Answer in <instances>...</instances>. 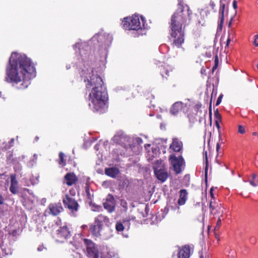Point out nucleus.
<instances>
[{
	"label": "nucleus",
	"mask_w": 258,
	"mask_h": 258,
	"mask_svg": "<svg viewBox=\"0 0 258 258\" xmlns=\"http://www.w3.org/2000/svg\"><path fill=\"white\" fill-rule=\"evenodd\" d=\"M6 80L18 89L27 88L35 76V68L25 54L13 52L6 70Z\"/></svg>",
	"instance_id": "nucleus-1"
},
{
	"label": "nucleus",
	"mask_w": 258,
	"mask_h": 258,
	"mask_svg": "<svg viewBox=\"0 0 258 258\" xmlns=\"http://www.w3.org/2000/svg\"><path fill=\"white\" fill-rule=\"evenodd\" d=\"M87 89H91L89 95L91 103L89 106L94 112L103 113L105 111L106 102L107 100V93L106 88L103 87V82L97 74H95L93 70L89 73L88 76L84 77Z\"/></svg>",
	"instance_id": "nucleus-2"
},
{
	"label": "nucleus",
	"mask_w": 258,
	"mask_h": 258,
	"mask_svg": "<svg viewBox=\"0 0 258 258\" xmlns=\"http://www.w3.org/2000/svg\"><path fill=\"white\" fill-rule=\"evenodd\" d=\"M192 12L187 5L180 6L171 17L170 34L173 44L180 47L184 41V28L189 23Z\"/></svg>",
	"instance_id": "nucleus-3"
},
{
	"label": "nucleus",
	"mask_w": 258,
	"mask_h": 258,
	"mask_svg": "<svg viewBox=\"0 0 258 258\" xmlns=\"http://www.w3.org/2000/svg\"><path fill=\"white\" fill-rule=\"evenodd\" d=\"M103 223L106 225L108 224L109 219L105 215L100 214L95 218L94 224L90 226L89 230L92 235L98 236L100 235Z\"/></svg>",
	"instance_id": "nucleus-4"
},
{
	"label": "nucleus",
	"mask_w": 258,
	"mask_h": 258,
	"mask_svg": "<svg viewBox=\"0 0 258 258\" xmlns=\"http://www.w3.org/2000/svg\"><path fill=\"white\" fill-rule=\"evenodd\" d=\"M168 161L176 174H180L185 166V161L182 155L176 156L175 153L170 154Z\"/></svg>",
	"instance_id": "nucleus-5"
},
{
	"label": "nucleus",
	"mask_w": 258,
	"mask_h": 258,
	"mask_svg": "<svg viewBox=\"0 0 258 258\" xmlns=\"http://www.w3.org/2000/svg\"><path fill=\"white\" fill-rule=\"evenodd\" d=\"M122 25L124 29L128 30H138L142 28L139 17L137 15L124 18Z\"/></svg>",
	"instance_id": "nucleus-6"
},
{
	"label": "nucleus",
	"mask_w": 258,
	"mask_h": 258,
	"mask_svg": "<svg viewBox=\"0 0 258 258\" xmlns=\"http://www.w3.org/2000/svg\"><path fill=\"white\" fill-rule=\"evenodd\" d=\"M83 242L86 248L87 255L90 258H99V249L96 244L87 238H84Z\"/></svg>",
	"instance_id": "nucleus-7"
},
{
	"label": "nucleus",
	"mask_w": 258,
	"mask_h": 258,
	"mask_svg": "<svg viewBox=\"0 0 258 258\" xmlns=\"http://www.w3.org/2000/svg\"><path fill=\"white\" fill-rule=\"evenodd\" d=\"M62 203L64 207L68 209L71 212L74 213L78 211L79 205L78 202L70 195L66 194L62 199Z\"/></svg>",
	"instance_id": "nucleus-8"
},
{
	"label": "nucleus",
	"mask_w": 258,
	"mask_h": 258,
	"mask_svg": "<svg viewBox=\"0 0 258 258\" xmlns=\"http://www.w3.org/2000/svg\"><path fill=\"white\" fill-rule=\"evenodd\" d=\"M72 236L71 232L66 226L60 227L56 231L55 234L56 240L59 242H63Z\"/></svg>",
	"instance_id": "nucleus-9"
},
{
	"label": "nucleus",
	"mask_w": 258,
	"mask_h": 258,
	"mask_svg": "<svg viewBox=\"0 0 258 258\" xmlns=\"http://www.w3.org/2000/svg\"><path fill=\"white\" fill-rule=\"evenodd\" d=\"M209 208L210 209V213L216 215L217 214H220L221 216H222L223 210L221 203H219L216 200L213 201L210 200L209 203Z\"/></svg>",
	"instance_id": "nucleus-10"
},
{
	"label": "nucleus",
	"mask_w": 258,
	"mask_h": 258,
	"mask_svg": "<svg viewBox=\"0 0 258 258\" xmlns=\"http://www.w3.org/2000/svg\"><path fill=\"white\" fill-rule=\"evenodd\" d=\"M47 210L48 213L52 216H56L58 215L63 211V208L60 202L51 203L49 205Z\"/></svg>",
	"instance_id": "nucleus-11"
},
{
	"label": "nucleus",
	"mask_w": 258,
	"mask_h": 258,
	"mask_svg": "<svg viewBox=\"0 0 258 258\" xmlns=\"http://www.w3.org/2000/svg\"><path fill=\"white\" fill-rule=\"evenodd\" d=\"M104 208L109 213H112L115 210V201L114 197L109 194L104 202L103 203Z\"/></svg>",
	"instance_id": "nucleus-12"
},
{
	"label": "nucleus",
	"mask_w": 258,
	"mask_h": 258,
	"mask_svg": "<svg viewBox=\"0 0 258 258\" xmlns=\"http://www.w3.org/2000/svg\"><path fill=\"white\" fill-rule=\"evenodd\" d=\"M182 150V143L178 139L175 138L173 139L172 143L169 146V153H174V152H180Z\"/></svg>",
	"instance_id": "nucleus-13"
},
{
	"label": "nucleus",
	"mask_w": 258,
	"mask_h": 258,
	"mask_svg": "<svg viewBox=\"0 0 258 258\" xmlns=\"http://www.w3.org/2000/svg\"><path fill=\"white\" fill-rule=\"evenodd\" d=\"M193 247L185 245L179 249L178 258H189L192 251Z\"/></svg>",
	"instance_id": "nucleus-14"
},
{
	"label": "nucleus",
	"mask_w": 258,
	"mask_h": 258,
	"mask_svg": "<svg viewBox=\"0 0 258 258\" xmlns=\"http://www.w3.org/2000/svg\"><path fill=\"white\" fill-rule=\"evenodd\" d=\"M64 180L67 185L72 186L77 182L78 178L74 172H69L64 175Z\"/></svg>",
	"instance_id": "nucleus-15"
},
{
	"label": "nucleus",
	"mask_w": 258,
	"mask_h": 258,
	"mask_svg": "<svg viewBox=\"0 0 258 258\" xmlns=\"http://www.w3.org/2000/svg\"><path fill=\"white\" fill-rule=\"evenodd\" d=\"M11 185L10 187V191L14 195H16L18 192V181L16 178V175L12 174L10 175Z\"/></svg>",
	"instance_id": "nucleus-16"
},
{
	"label": "nucleus",
	"mask_w": 258,
	"mask_h": 258,
	"mask_svg": "<svg viewBox=\"0 0 258 258\" xmlns=\"http://www.w3.org/2000/svg\"><path fill=\"white\" fill-rule=\"evenodd\" d=\"M153 169L155 176L161 181V160H157L153 164Z\"/></svg>",
	"instance_id": "nucleus-17"
},
{
	"label": "nucleus",
	"mask_w": 258,
	"mask_h": 258,
	"mask_svg": "<svg viewBox=\"0 0 258 258\" xmlns=\"http://www.w3.org/2000/svg\"><path fill=\"white\" fill-rule=\"evenodd\" d=\"M14 139L12 138L8 142L2 141L0 140V150L3 151H7L13 146Z\"/></svg>",
	"instance_id": "nucleus-18"
},
{
	"label": "nucleus",
	"mask_w": 258,
	"mask_h": 258,
	"mask_svg": "<svg viewBox=\"0 0 258 258\" xmlns=\"http://www.w3.org/2000/svg\"><path fill=\"white\" fill-rule=\"evenodd\" d=\"M183 103L182 102L178 101L174 103L170 109V112L173 115H176L183 107Z\"/></svg>",
	"instance_id": "nucleus-19"
},
{
	"label": "nucleus",
	"mask_w": 258,
	"mask_h": 258,
	"mask_svg": "<svg viewBox=\"0 0 258 258\" xmlns=\"http://www.w3.org/2000/svg\"><path fill=\"white\" fill-rule=\"evenodd\" d=\"M188 193L186 189H181L179 191V198L178 200V204L179 205H184L187 199Z\"/></svg>",
	"instance_id": "nucleus-20"
},
{
	"label": "nucleus",
	"mask_w": 258,
	"mask_h": 258,
	"mask_svg": "<svg viewBox=\"0 0 258 258\" xmlns=\"http://www.w3.org/2000/svg\"><path fill=\"white\" fill-rule=\"evenodd\" d=\"M126 137L122 134L115 135L114 137V140L115 142L118 144L121 145L122 146H125L124 142L126 140Z\"/></svg>",
	"instance_id": "nucleus-21"
},
{
	"label": "nucleus",
	"mask_w": 258,
	"mask_h": 258,
	"mask_svg": "<svg viewBox=\"0 0 258 258\" xmlns=\"http://www.w3.org/2000/svg\"><path fill=\"white\" fill-rule=\"evenodd\" d=\"M119 172V170L114 167L108 168L105 169V174L111 177H115Z\"/></svg>",
	"instance_id": "nucleus-22"
},
{
	"label": "nucleus",
	"mask_w": 258,
	"mask_h": 258,
	"mask_svg": "<svg viewBox=\"0 0 258 258\" xmlns=\"http://www.w3.org/2000/svg\"><path fill=\"white\" fill-rule=\"evenodd\" d=\"M85 192L87 197L88 200H89V204L91 205L92 203V201L93 198V194H92L90 190V187L89 184L86 183L85 186Z\"/></svg>",
	"instance_id": "nucleus-23"
},
{
	"label": "nucleus",
	"mask_w": 258,
	"mask_h": 258,
	"mask_svg": "<svg viewBox=\"0 0 258 258\" xmlns=\"http://www.w3.org/2000/svg\"><path fill=\"white\" fill-rule=\"evenodd\" d=\"M58 156H59V161L58 162V164L60 165H62V166H64L66 165V160L65 159L66 156L62 152H59Z\"/></svg>",
	"instance_id": "nucleus-24"
},
{
	"label": "nucleus",
	"mask_w": 258,
	"mask_h": 258,
	"mask_svg": "<svg viewBox=\"0 0 258 258\" xmlns=\"http://www.w3.org/2000/svg\"><path fill=\"white\" fill-rule=\"evenodd\" d=\"M115 229L118 232H122L124 230V227L121 222L117 221L115 225Z\"/></svg>",
	"instance_id": "nucleus-25"
},
{
	"label": "nucleus",
	"mask_w": 258,
	"mask_h": 258,
	"mask_svg": "<svg viewBox=\"0 0 258 258\" xmlns=\"http://www.w3.org/2000/svg\"><path fill=\"white\" fill-rule=\"evenodd\" d=\"M204 156H205V162H206L205 177H206V178H207L208 170V158H207V151H205L204 152Z\"/></svg>",
	"instance_id": "nucleus-26"
},
{
	"label": "nucleus",
	"mask_w": 258,
	"mask_h": 258,
	"mask_svg": "<svg viewBox=\"0 0 258 258\" xmlns=\"http://www.w3.org/2000/svg\"><path fill=\"white\" fill-rule=\"evenodd\" d=\"M225 9V4H221L220 9H219V16H224V12Z\"/></svg>",
	"instance_id": "nucleus-27"
},
{
	"label": "nucleus",
	"mask_w": 258,
	"mask_h": 258,
	"mask_svg": "<svg viewBox=\"0 0 258 258\" xmlns=\"http://www.w3.org/2000/svg\"><path fill=\"white\" fill-rule=\"evenodd\" d=\"M120 205L121 207H122L123 208L124 210L125 211H127V210L128 209L127 203L125 200L121 199L120 200Z\"/></svg>",
	"instance_id": "nucleus-28"
},
{
	"label": "nucleus",
	"mask_w": 258,
	"mask_h": 258,
	"mask_svg": "<svg viewBox=\"0 0 258 258\" xmlns=\"http://www.w3.org/2000/svg\"><path fill=\"white\" fill-rule=\"evenodd\" d=\"M169 176V174L162 169V182H164Z\"/></svg>",
	"instance_id": "nucleus-29"
},
{
	"label": "nucleus",
	"mask_w": 258,
	"mask_h": 258,
	"mask_svg": "<svg viewBox=\"0 0 258 258\" xmlns=\"http://www.w3.org/2000/svg\"><path fill=\"white\" fill-rule=\"evenodd\" d=\"M238 132L241 134H244L245 133V130L244 126L239 125L238 126Z\"/></svg>",
	"instance_id": "nucleus-30"
},
{
	"label": "nucleus",
	"mask_w": 258,
	"mask_h": 258,
	"mask_svg": "<svg viewBox=\"0 0 258 258\" xmlns=\"http://www.w3.org/2000/svg\"><path fill=\"white\" fill-rule=\"evenodd\" d=\"M209 6L211 7V9L213 10L214 12H216V10H215V4L214 2L211 0L209 3Z\"/></svg>",
	"instance_id": "nucleus-31"
},
{
	"label": "nucleus",
	"mask_w": 258,
	"mask_h": 258,
	"mask_svg": "<svg viewBox=\"0 0 258 258\" xmlns=\"http://www.w3.org/2000/svg\"><path fill=\"white\" fill-rule=\"evenodd\" d=\"M221 217H219L218 218V220H217V224H216V226L215 227V230L216 229H217V230L219 229L220 227V226H221Z\"/></svg>",
	"instance_id": "nucleus-32"
},
{
	"label": "nucleus",
	"mask_w": 258,
	"mask_h": 258,
	"mask_svg": "<svg viewBox=\"0 0 258 258\" xmlns=\"http://www.w3.org/2000/svg\"><path fill=\"white\" fill-rule=\"evenodd\" d=\"M250 184L253 186H256L258 185V180L252 179L249 181Z\"/></svg>",
	"instance_id": "nucleus-33"
},
{
	"label": "nucleus",
	"mask_w": 258,
	"mask_h": 258,
	"mask_svg": "<svg viewBox=\"0 0 258 258\" xmlns=\"http://www.w3.org/2000/svg\"><path fill=\"white\" fill-rule=\"evenodd\" d=\"M8 153L9 154V155H8L7 156V161L12 162L13 161V159H12L13 153L11 152H9Z\"/></svg>",
	"instance_id": "nucleus-34"
},
{
	"label": "nucleus",
	"mask_w": 258,
	"mask_h": 258,
	"mask_svg": "<svg viewBox=\"0 0 258 258\" xmlns=\"http://www.w3.org/2000/svg\"><path fill=\"white\" fill-rule=\"evenodd\" d=\"M253 43L255 46H258V34L255 35Z\"/></svg>",
	"instance_id": "nucleus-35"
},
{
	"label": "nucleus",
	"mask_w": 258,
	"mask_h": 258,
	"mask_svg": "<svg viewBox=\"0 0 258 258\" xmlns=\"http://www.w3.org/2000/svg\"><path fill=\"white\" fill-rule=\"evenodd\" d=\"M210 196H211V200H212L213 201H214V200H216V199H215V198L214 197V194H213V188L212 187L210 189Z\"/></svg>",
	"instance_id": "nucleus-36"
},
{
	"label": "nucleus",
	"mask_w": 258,
	"mask_h": 258,
	"mask_svg": "<svg viewBox=\"0 0 258 258\" xmlns=\"http://www.w3.org/2000/svg\"><path fill=\"white\" fill-rule=\"evenodd\" d=\"M215 115V116L217 118V120H219V121H220L221 117V115H220V114L218 113V110H217Z\"/></svg>",
	"instance_id": "nucleus-37"
},
{
	"label": "nucleus",
	"mask_w": 258,
	"mask_h": 258,
	"mask_svg": "<svg viewBox=\"0 0 258 258\" xmlns=\"http://www.w3.org/2000/svg\"><path fill=\"white\" fill-rule=\"evenodd\" d=\"M222 95L218 97V99H217V102H216V105H218L219 104H220V103H221V99H222Z\"/></svg>",
	"instance_id": "nucleus-38"
},
{
	"label": "nucleus",
	"mask_w": 258,
	"mask_h": 258,
	"mask_svg": "<svg viewBox=\"0 0 258 258\" xmlns=\"http://www.w3.org/2000/svg\"><path fill=\"white\" fill-rule=\"evenodd\" d=\"M129 184V181L128 180H124L123 181H122V185L123 186H127Z\"/></svg>",
	"instance_id": "nucleus-39"
},
{
	"label": "nucleus",
	"mask_w": 258,
	"mask_h": 258,
	"mask_svg": "<svg viewBox=\"0 0 258 258\" xmlns=\"http://www.w3.org/2000/svg\"><path fill=\"white\" fill-rule=\"evenodd\" d=\"M233 8L236 10L237 8V1L235 0H234L233 2Z\"/></svg>",
	"instance_id": "nucleus-40"
},
{
	"label": "nucleus",
	"mask_w": 258,
	"mask_h": 258,
	"mask_svg": "<svg viewBox=\"0 0 258 258\" xmlns=\"http://www.w3.org/2000/svg\"><path fill=\"white\" fill-rule=\"evenodd\" d=\"M4 198L2 195L0 194V205H3L4 203Z\"/></svg>",
	"instance_id": "nucleus-41"
},
{
	"label": "nucleus",
	"mask_w": 258,
	"mask_h": 258,
	"mask_svg": "<svg viewBox=\"0 0 258 258\" xmlns=\"http://www.w3.org/2000/svg\"><path fill=\"white\" fill-rule=\"evenodd\" d=\"M228 34H229V37L227 40L226 46H228L229 43L230 42V41H231V38L230 37V34L229 32H228Z\"/></svg>",
	"instance_id": "nucleus-42"
},
{
	"label": "nucleus",
	"mask_w": 258,
	"mask_h": 258,
	"mask_svg": "<svg viewBox=\"0 0 258 258\" xmlns=\"http://www.w3.org/2000/svg\"><path fill=\"white\" fill-rule=\"evenodd\" d=\"M224 21V16H219V21L221 23H223Z\"/></svg>",
	"instance_id": "nucleus-43"
},
{
	"label": "nucleus",
	"mask_w": 258,
	"mask_h": 258,
	"mask_svg": "<svg viewBox=\"0 0 258 258\" xmlns=\"http://www.w3.org/2000/svg\"><path fill=\"white\" fill-rule=\"evenodd\" d=\"M220 144L219 143H217V145H216V151L217 152H219V150L220 149Z\"/></svg>",
	"instance_id": "nucleus-44"
},
{
	"label": "nucleus",
	"mask_w": 258,
	"mask_h": 258,
	"mask_svg": "<svg viewBox=\"0 0 258 258\" xmlns=\"http://www.w3.org/2000/svg\"><path fill=\"white\" fill-rule=\"evenodd\" d=\"M215 124H216V125L217 127L218 128V129L219 130L220 126V124L219 123L218 120H216Z\"/></svg>",
	"instance_id": "nucleus-45"
},
{
	"label": "nucleus",
	"mask_w": 258,
	"mask_h": 258,
	"mask_svg": "<svg viewBox=\"0 0 258 258\" xmlns=\"http://www.w3.org/2000/svg\"><path fill=\"white\" fill-rule=\"evenodd\" d=\"M70 193L72 195L75 196V194H76V192H75V190H73V189L70 190Z\"/></svg>",
	"instance_id": "nucleus-46"
},
{
	"label": "nucleus",
	"mask_w": 258,
	"mask_h": 258,
	"mask_svg": "<svg viewBox=\"0 0 258 258\" xmlns=\"http://www.w3.org/2000/svg\"><path fill=\"white\" fill-rule=\"evenodd\" d=\"M223 23H221V22H218V27H219L220 29H222V26H223Z\"/></svg>",
	"instance_id": "nucleus-47"
},
{
	"label": "nucleus",
	"mask_w": 258,
	"mask_h": 258,
	"mask_svg": "<svg viewBox=\"0 0 258 258\" xmlns=\"http://www.w3.org/2000/svg\"><path fill=\"white\" fill-rule=\"evenodd\" d=\"M178 7L180 6H183L182 3L183 2L182 0H178Z\"/></svg>",
	"instance_id": "nucleus-48"
},
{
	"label": "nucleus",
	"mask_w": 258,
	"mask_h": 258,
	"mask_svg": "<svg viewBox=\"0 0 258 258\" xmlns=\"http://www.w3.org/2000/svg\"><path fill=\"white\" fill-rule=\"evenodd\" d=\"M233 17H232V18H231V20H230V22H229V24H228V27H230L231 26V25L232 21V20H233Z\"/></svg>",
	"instance_id": "nucleus-49"
},
{
	"label": "nucleus",
	"mask_w": 258,
	"mask_h": 258,
	"mask_svg": "<svg viewBox=\"0 0 258 258\" xmlns=\"http://www.w3.org/2000/svg\"><path fill=\"white\" fill-rule=\"evenodd\" d=\"M256 175L255 174H253L252 175V179L255 180V179L256 178Z\"/></svg>",
	"instance_id": "nucleus-50"
},
{
	"label": "nucleus",
	"mask_w": 258,
	"mask_h": 258,
	"mask_svg": "<svg viewBox=\"0 0 258 258\" xmlns=\"http://www.w3.org/2000/svg\"><path fill=\"white\" fill-rule=\"evenodd\" d=\"M23 190H24V191H27V192H29L30 190H29V189H28V188H24L23 189Z\"/></svg>",
	"instance_id": "nucleus-51"
},
{
	"label": "nucleus",
	"mask_w": 258,
	"mask_h": 258,
	"mask_svg": "<svg viewBox=\"0 0 258 258\" xmlns=\"http://www.w3.org/2000/svg\"><path fill=\"white\" fill-rule=\"evenodd\" d=\"M39 140V137L36 136L35 138V140L36 141H37L38 140Z\"/></svg>",
	"instance_id": "nucleus-52"
},
{
	"label": "nucleus",
	"mask_w": 258,
	"mask_h": 258,
	"mask_svg": "<svg viewBox=\"0 0 258 258\" xmlns=\"http://www.w3.org/2000/svg\"><path fill=\"white\" fill-rule=\"evenodd\" d=\"M200 258H204V256L202 254L200 255Z\"/></svg>",
	"instance_id": "nucleus-53"
},
{
	"label": "nucleus",
	"mask_w": 258,
	"mask_h": 258,
	"mask_svg": "<svg viewBox=\"0 0 258 258\" xmlns=\"http://www.w3.org/2000/svg\"><path fill=\"white\" fill-rule=\"evenodd\" d=\"M3 175L2 174H0V178L2 177V176Z\"/></svg>",
	"instance_id": "nucleus-54"
},
{
	"label": "nucleus",
	"mask_w": 258,
	"mask_h": 258,
	"mask_svg": "<svg viewBox=\"0 0 258 258\" xmlns=\"http://www.w3.org/2000/svg\"><path fill=\"white\" fill-rule=\"evenodd\" d=\"M97 210H98L100 208V207L97 206Z\"/></svg>",
	"instance_id": "nucleus-55"
},
{
	"label": "nucleus",
	"mask_w": 258,
	"mask_h": 258,
	"mask_svg": "<svg viewBox=\"0 0 258 258\" xmlns=\"http://www.w3.org/2000/svg\"><path fill=\"white\" fill-rule=\"evenodd\" d=\"M217 60H218L217 57H216V59H215V62H216Z\"/></svg>",
	"instance_id": "nucleus-56"
},
{
	"label": "nucleus",
	"mask_w": 258,
	"mask_h": 258,
	"mask_svg": "<svg viewBox=\"0 0 258 258\" xmlns=\"http://www.w3.org/2000/svg\"><path fill=\"white\" fill-rule=\"evenodd\" d=\"M2 96V92H0V97Z\"/></svg>",
	"instance_id": "nucleus-57"
},
{
	"label": "nucleus",
	"mask_w": 258,
	"mask_h": 258,
	"mask_svg": "<svg viewBox=\"0 0 258 258\" xmlns=\"http://www.w3.org/2000/svg\"><path fill=\"white\" fill-rule=\"evenodd\" d=\"M141 19H142L143 21H144L143 18L142 17H141Z\"/></svg>",
	"instance_id": "nucleus-58"
},
{
	"label": "nucleus",
	"mask_w": 258,
	"mask_h": 258,
	"mask_svg": "<svg viewBox=\"0 0 258 258\" xmlns=\"http://www.w3.org/2000/svg\"><path fill=\"white\" fill-rule=\"evenodd\" d=\"M38 250H40V248H38Z\"/></svg>",
	"instance_id": "nucleus-59"
},
{
	"label": "nucleus",
	"mask_w": 258,
	"mask_h": 258,
	"mask_svg": "<svg viewBox=\"0 0 258 258\" xmlns=\"http://www.w3.org/2000/svg\"><path fill=\"white\" fill-rule=\"evenodd\" d=\"M58 222H61L60 220H58Z\"/></svg>",
	"instance_id": "nucleus-60"
},
{
	"label": "nucleus",
	"mask_w": 258,
	"mask_h": 258,
	"mask_svg": "<svg viewBox=\"0 0 258 258\" xmlns=\"http://www.w3.org/2000/svg\"><path fill=\"white\" fill-rule=\"evenodd\" d=\"M231 258H234V256H232V257H231Z\"/></svg>",
	"instance_id": "nucleus-61"
}]
</instances>
